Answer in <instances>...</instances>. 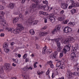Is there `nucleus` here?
<instances>
[{
	"label": "nucleus",
	"instance_id": "nucleus-1",
	"mask_svg": "<svg viewBox=\"0 0 79 79\" xmlns=\"http://www.w3.org/2000/svg\"><path fill=\"white\" fill-rule=\"evenodd\" d=\"M17 27L16 29H14V28H8L7 30L9 32H10L11 33L13 32L15 34H18L19 33L21 32L24 29V28L23 26V25L21 24H17Z\"/></svg>",
	"mask_w": 79,
	"mask_h": 79
},
{
	"label": "nucleus",
	"instance_id": "nucleus-2",
	"mask_svg": "<svg viewBox=\"0 0 79 79\" xmlns=\"http://www.w3.org/2000/svg\"><path fill=\"white\" fill-rule=\"evenodd\" d=\"M5 15V12L3 11H0V24H2V26L6 27V20L3 18L2 16H3Z\"/></svg>",
	"mask_w": 79,
	"mask_h": 79
},
{
	"label": "nucleus",
	"instance_id": "nucleus-3",
	"mask_svg": "<svg viewBox=\"0 0 79 79\" xmlns=\"http://www.w3.org/2000/svg\"><path fill=\"white\" fill-rule=\"evenodd\" d=\"M32 2H35L34 4H33L30 6V8L31 10L34 11L35 8L39 7V1L37 0H31Z\"/></svg>",
	"mask_w": 79,
	"mask_h": 79
},
{
	"label": "nucleus",
	"instance_id": "nucleus-4",
	"mask_svg": "<svg viewBox=\"0 0 79 79\" xmlns=\"http://www.w3.org/2000/svg\"><path fill=\"white\" fill-rule=\"evenodd\" d=\"M32 19H34L32 17H30L27 20V22L28 23H29L30 25H35L38 23L37 20H35L31 22Z\"/></svg>",
	"mask_w": 79,
	"mask_h": 79
},
{
	"label": "nucleus",
	"instance_id": "nucleus-5",
	"mask_svg": "<svg viewBox=\"0 0 79 79\" xmlns=\"http://www.w3.org/2000/svg\"><path fill=\"white\" fill-rule=\"evenodd\" d=\"M57 62L56 63V67H59V69H64V65L62 63V61L59 60H56Z\"/></svg>",
	"mask_w": 79,
	"mask_h": 79
},
{
	"label": "nucleus",
	"instance_id": "nucleus-6",
	"mask_svg": "<svg viewBox=\"0 0 79 79\" xmlns=\"http://www.w3.org/2000/svg\"><path fill=\"white\" fill-rule=\"evenodd\" d=\"M67 74L68 77H72L73 75L76 76H78L79 73H78L77 72L72 73L70 71L68 70L67 73Z\"/></svg>",
	"mask_w": 79,
	"mask_h": 79
},
{
	"label": "nucleus",
	"instance_id": "nucleus-7",
	"mask_svg": "<svg viewBox=\"0 0 79 79\" xmlns=\"http://www.w3.org/2000/svg\"><path fill=\"white\" fill-rule=\"evenodd\" d=\"M48 16L49 17V19H50V21L52 23H55V18H56V17L53 14H51Z\"/></svg>",
	"mask_w": 79,
	"mask_h": 79
},
{
	"label": "nucleus",
	"instance_id": "nucleus-8",
	"mask_svg": "<svg viewBox=\"0 0 79 79\" xmlns=\"http://www.w3.org/2000/svg\"><path fill=\"white\" fill-rule=\"evenodd\" d=\"M61 27V26L60 25H57L54 30H53L52 31V34H55V33L57 32V31H59L60 28Z\"/></svg>",
	"mask_w": 79,
	"mask_h": 79
},
{
	"label": "nucleus",
	"instance_id": "nucleus-9",
	"mask_svg": "<svg viewBox=\"0 0 79 79\" xmlns=\"http://www.w3.org/2000/svg\"><path fill=\"white\" fill-rule=\"evenodd\" d=\"M64 32L66 33H69L72 31V29L69 27H66L63 30Z\"/></svg>",
	"mask_w": 79,
	"mask_h": 79
},
{
	"label": "nucleus",
	"instance_id": "nucleus-10",
	"mask_svg": "<svg viewBox=\"0 0 79 79\" xmlns=\"http://www.w3.org/2000/svg\"><path fill=\"white\" fill-rule=\"evenodd\" d=\"M4 67L6 70L10 69V64L8 63H6L4 64Z\"/></svg>",
	"mask_w": 79,
	"mask_h": 79
},
{
	"label": "nucleus",
	"instance_id": "nucleus-11",
	"mask_svg": "<svg viewBox=\"0 0 79 79\" xmlns=\"http://www.w3.org/2000/svg\"><path fill=\"white\" fill-rule=\"evenodd\" d=\"M68 6V5L67 4L62 3L61 4V8L64 10H66V9H67Z\"/></svg>",
	"mask_w": 79,
	"mask_h": 79
},
{
	"label": "nucleus",
	"instance_id": "nucleus-12",
	"mask_svg": "<svg viewBox=\"0 0 79 79\" xmlns=\"http://www.w3.org/2000/svg\"><path fill=\"white\" fill-rule=\"evenodd\" d=\"M57 54H58V53L57 52L55 51V53H52V54L50 55V57H52L54 58H56V55H57Z\"/></svg>",
	"mask_w": 79,
	"mask_h": 79
},
{
	"label": "nucleus",
	"instance_id": "nucleus-13",
	"mask_svg": "<svg viewBox=\"0 0 79 79\" xmlns=\"http://www.w3.org/2000/svg\"><path fill=\"white\" fill-rule=\"evenodd\" d=\"M71 47V44H69L68 45H66L64 46V48L67 50V52H69L70 50Z\"/></svg>",
	"mask_w": 79,
	"mask_h": 79
},
{
	"label": "nucleus",
	"instance_id": "nucleus-14",
	"mask_svg": "<svg viewBox=\"0 0 79 79\" xmlns=\"http://www.w3.org/2000/svg\"><path fill=\"white\" fill-rule=\"evenodd\" d=\"M65 19V15H63L61 16V17H58V21H63V20H64Z\"/></svg>",
	"mask_w": 79,
	"mask_h": 79
},
{
	"label": "nucleus",
	"instance_id": "nucleus-15",
	"mask_svg": "<svg viewBox=\"0 0 79 79\" xmlns=\"http://www.w3.org/2000/svg\"><path fill=\"white\" fill-rule=\"evenodd\" d=\"M15 3H10L9 5V8L10 9H13L15 7Z\"/></svg>",
	"mask_w": 79,
	"mask_h": 79
},
{
	"label": "nucleus",
	"instance_id": "nucleus-16",
	"mask_svg": "<svg viewBox=\"0 0 79 79\" xmlns=\"http://www.w3.org/2000/svg\"><path fill=\"white\" fill-rule=\"evenodd\" d=\"M69 42H70L71 43H73L74 42V38L73 37H70L68 39Z\"/></svg>",
	"mask_w": 79,
	"mask_h": 79
},
{
	"label": "nucleus",
	"instance_id": "nucleus-17",
	"mask_svg": "<svg viewBox=\"0 0 79 79\" xmlns=\"http://www.w3.org/2000/svg\"><path fill=\"white\" fill-rule=\"evenodd\" d=\"M40 14H41V15H45L46 16H48V13L45 12H43L42 11H40L39 12Z\"/></svg>",
	"mask_w": 79,
	"mask_h": 79
},
{
	"label": "nucleus",
	"instance_id": "nucleus-18",
	"mask_svg": "<svg viewBox=\"0 0 79 79\" xmlns=\"http://www.w3.org/2000/svg\"><path fill=\"white\" fill-rule=\"evenodd\" d=\"M18 17H16L15 18L13 21V23H17L18 21Z\"/></svg>",
	"mask_w": 79,
	"mask_h": 79
},
{
	"label": "nucleus",
	"instance_id": "nucleus-19",
	"mask_svg": "<svg viewBox=\"0 0 79 79\" xmlns=\"http://www.w3.org/2000/svg\"><path fill=\"white\" fill-rule=\"evenodd\" d=\"M44 71H40V70H39L37 71V75L40 76V75H42L43 73H44Z\"/></svg>",
	"mask_w": 79,
	"mask_h": 79
},
{
	"label": "nucleus",
	"instance_id": "nucleus-20",
	"mask_svg": "<svg viewBox=\"0 0 79 79\" xmlns=\"http://www.w3.org/2000/svg\"><path fill=\"white\" fill-rule=\"evenodd\" d=\"M47 49V46H45L43 48V51L42 52V53L44 55V54H45V52L46 51V49Z\"/></svg>",
	"mask_w": 79,
	"mask_h": 79
},
{
	"label": "nucleus",
	"instance_id": "nucleus-21",
	"mask_svg": "<svg viewBox=\"0 0 79 79\" xmlns=\"http://www.w3.org/2000/svg\"><path fill=\"white\" fill-rule=\"evenodd\" d=\"M29 32L31 35H34L35 34V31L33 29L30 30Z\"/></svg>",
	"mask_w": 79,
	"mask_h": 79
},
{
	"label": "nucleus",
	"instance_id": "nucleus-22",
	"mask_svg": "<svg viewBox=\"0 0 79 79\" xmlns=\"http://www.w3.org/2000/svg\"><path fill=\"white\" fill-rule=\"evenodd\" d=\"M60 40H62V38H57L54 40V41L57 43V42H59L58 41H60Z\"/></svg>",
	"mask_w": 79,
	"mask_h": 79
},
{
	"label": "nucleus",
	"instance_id": "nucleus-23",
	"mask_svg": "<svg viewBox=\"0 0 79 79\" xmlns=\"http://www.w3.org/2000/svg\"><path fill=\"white\" fill-rule=\"evenodd\" d=\"M73 6H75V7H77V6H78L79 7V3L77 2L76 4L75 3L73 2Z\"/></svg>",
	"mask_w": 79,
	"mask_h": 79
},
{
	"label": "nucleus",
	"instance_id": "nucleus-24",
	"mask_svg": "<svg viewBox=\"0 0 79 79\" xmlns=\"http://www.w3.org/2000/svg\"><path fill=\"white\" fill-rule=\"evenodd\" d=\"M71 56L73 58H76V54L74 52H73L71 53Z\"/></svg>",
	"mask_w": 79,
	"mask_h": 79
},
{
	"label": "nucleus",
	"instance_id": "nucleus-25",
	"mask_svg": "<svg viewBox=\"0 0 79 79\" xmlns=\"http://www.w3.org/2000/svg\"><path fill=\"white\" fill-rule=\"evenodd\" d=\"M47 34V33L45 31H44L43 32H41L40 33V34L41 35H43V36H44L46 35Z\"/></svg>",
	"mask_w": 79,
	"mask_h": 79
},
{
	"label": "nucleus",
	"instance_id": "nucleus-26",
	"mask_svg": "<svg viewBox=\"0 0 79 79\" xmlns=\"http://www.w3.org/2000/svg\"><path fill=\"white\" fill-rule=\"evenodd\" d=\"M3 72V68L0 69V77H1V78H2V74L1 73H2Z\"/></svg>",
	"mask_w": 79,
	"mask_h": 79
},
{
	"label": "nucleus",
	"instance_id": "nucleus-27",
	"mask_svg": "<svg viewBox=\"0 0 79 79\" xmlns=\"http://www.w3.org/2000/svg\"><path fill=\"white\" fill-rule=\"evenodd\" d=\"M70 12H71L72 15H74L76 12V9H74L71 10Z\"/></svg>",
	"mask_w": 79,
	"mask_h": 79
},
{
	"label": "nucleus",
	"instance_id": "nucleus-28",
	"mask_svg": "<svg viewBox=\"0 0 79 79\" xmlns=\"http://www.w3.org/2000/svg\"><path fill=\"white\" fill-rule=\"evenodd\" d=\"M74 3V1H72V5L71 6H69V9H71V8H72L73 7H75V6H73V3Z\"/></svg>",
	"mask_w": 79,
	"mask_h": 79
},
{
	"label": "nucleus",
	"instance_id": "nucleus-29",
	"mask_svg": "<svg viewBox=\"0 0 79 79\" xmlns=\"http://www.w3.org/2000/svg\"><path fill=\"white\" fill-rule=\"evenodd\" d=\"M69 20L68 19L64 20L63 21V23L64 24H68V22H69Z\"/></svg>",
	"mask_w": 79,
	"mask_h": 79
},
{
	"label": "nucleus",
	"instance_id": "nucleus-30",
	"mask_svg": "<svg viewBox=\"0 0 79 79\" xmlns=\"http://www.w3.org/2000/svg\"><path fill=\"white\" fill-rule=\"evenodd\" d=\"M12 61L14 63H17L18 62V60L16 59H15L13 58L12 59Z\"/></svg>",
	"mask_w": 79,
	"mask_h": 79
},
{
	"label": "nucleus",
	"instance_id": "nucleus-31",
	"mask_svg": "<svg viewBox=\"0 0 79 79\" xmlns=\"http://www.w3.org/2000/svg\"><path fill=\"white\" fill-rule=\"evenodd\" d=\"M69 40L68 39H66L64 41V44H69Z\"/></svg>",
	"mask_w": 79,
	"mask_h": 79
},
{
	"label": "nucleus",
	"instance_id": "nucleus-32",
	"mask_svg": "<svg viewBox=\"0 0 79 79\" xmlns=\"http://www.w3.org/2000/svg\"><path fill=\"white\" fill-rule=\"evenodd\" d=\"M62 50V48L61 47H58L57 49V51L58 52H61V50Z\"/></svg>",
	"mask_w": 79,
	"mask_h": 79
},
{
	"label": "nucleus",
	"instance_id": "nucleus-33",
	"mask_svg": "<svg viewBox=\"0 0 79 79\" xmlns=\"http://www.w3.org/2000/svg\"><path fill=\"white\" fill-rule=\"evenodd\" d=\"M23 70L24 71H28L27 67V66L24 67L23 69Z\"/></svg>",
	"mask_w": 79,
	"mask_h": 79
},
{
	"label": "nucleus",
	"instance_id": "nucleus-34",
	"mask_svg": "<svg viewBox=\"0 0 79 79\" xmlns=\"http://www.w3.org/2000/svg\"><path fill=\"white\" fill-rule=\"evenodd\" d=\"M44 10L45 11H47V10H49V8H48V6H45L44 7Z\"/></svg>",
	"mask_w": 79,
	"mask_h": 79
},
{
	"label": "nucleus",
	"instance_id": "nucleus-35",
	"mask_svg": "<svg viewBox=\"0 0 79 79\" xmlns=\"http://www.w3.org/2000/svg\"><path fill=\"white\" fill-rule=\"evenodd\" d=\"M68 52L64 48L62 50V52H63V53H66V52Z\"/></svg>",
	"mask_w": 79,
	"mask_h": 79
},
{
	"label": "nucleus",
	"instance_id": "nucleus-36",
	"mask_svg": "<svg viewBox=\"0 0 79 79\" xmlns=\"http://www.w3.org/2000/svg\"><path fill=\"white\" fill-rule=\"evenodd\" d=\"M19 18H23V15L22 14V13H20V14H19Z\"/></svg>",
	"mask_w": 79,
	"mask_h": 79
},
{
	"label": "nucleus",
	"instance_id": "nucleus-37",
	"mask_svg": "<svg viewBox=\"0 0 79 79\" xmlns=\"http://www.w3.org/2000/svg\"><path fill=\"white\" fill-rule=\"evenodd\" d=\"M8 47V45L7 44V43H4L3 45V47L4 48L5 47Z\"/></svg>",
	"mask_w": 79,
	"mask_h": 79
},
{
	"label": "nucleus",
	"instance_id": "nucleus-38",
	"mask_svg": "<svg viewBox=\"0 0 79 79\" xmlns=\"http://www.w3.org/2000/svg\"><path fill=\"white\" fill-rule=\"evenodd\" d=\"M4 51L5 52H6V53H8V52H9V51H10V50H9V49L8 48H6L4 49Z\"/></svg>",
	"mask_w": 79,
	"mask_h": 79
},
{
	"label": "nucleus",
	"instance_id": "nucleus-39",
	"mask_svg": "<svg viewBox=\"0 0 79 79\" xmlns=\"http://www.w3.org/2000/svg\"><path fill=\"white\" fill-rule=\"evenodd\" d=\"M52 52V49H48L47 50V53H51Z\"/></svg>",
	"mask_w": 79,
	"mask_h": 79
},
{
	"label": "nucleus",
	"instance_id": "nucleus-40",
	"mask_svg": "<svg viewBox=\"0 0 79 79\" xmlns=\"http://www.w3.org/2000/svg\"><path fill=\"white\" fill-rule=\"evenodd\" d=\"M72 52L73 53H75V52H76V49H75V48H73L72 50Z\"/></svg>",
	"mask_w": 79,
	"mask_h": 79
},
{
	"label": "nucleus",
	"instance_id": "nucleus-41",
	"mask_svg": "<svg viewBox=\"0 0 79 79\" xmlns=\"http://www.w3.org/2000/svg\"><path fill=\"white\" fill-rule=\"evenodd\" d=\"M43 3H44V4L47 5L48 4V1H43Z\"/></svg>",
	"mask_w": 79,
	"mask_h": 79
},
{
	"label": "nucleus",
	"instance_id": "nucleus-42",
	"mask_svg": "<svg viewBox=\"0 0 79 79\" xmlns=\"http://www.w3.org/2000/svg\"><path fill=\"white\" fill-rule=\"evenodd\" d=\"M24 79H29V77H27V75H25L24 77Z\"/></svg>",
	"mask_w": 79,
	"mask_h": 79
},
{
	"label": "nucleus",
	"instance_id": "nucleus-43",
	"mask_svg": "<svg viewBox=\"0 0 79 79\" xmlns=\"http://www.w3.org/2000/svg\"><path fill=\"white\" fill-rule=\"evenodd\" d=\"M14 15H19V12H17L16 11L14 12Z\"/></svg>",
	"mask_w": 79,
	"mask_h": 79
},
{
	"label": "nucleus",
	"instance_id": "nucleus-44",
	"mask_svg": "<svg viewBox=\"0 0 79 79\" xmlns=\"http://www.w3.org/2000/svg\"><path fill=\"white\" fill-rule=\"evenodd\" d=\"M4 9V7L2 5H0V10H3Z\"/></svg>",
	"mask_w": 79,
	"mask_h": 79
},
{
	"label": "nucleus",
	"instance_id": "nucleus-45",
	"mask_svg": "<svg viewBox=\"0 0 79 79\" xmlns=\"http://www.w3.org/2000/svg\"><path fill=\"white\" fill-rule=\"evenodd\" d=\"M27 69H28V70H29V69L32 70V67H31V66H30L29 67H27Z\"/></svg>",
	"mask_w": 79,
	"mask_h": 79
},
{
	"label": "nucleus",
	"instance_id": "nucleus-46",
	"mask_svg": "<svg viewBox=\"0 0 79 79\" xmlns=\"http://www.w3.org/2000/svg\"><path fill=\"white\" fill-rule=\"evenodd\" d=\"M27 54L26 53L23 56V59H25V58H26L27 57Z\"/></svg>",
	"mask_w": 79,
	"mask_h": 79
},
{
	"label": "nucleus",
	"instance_id": "nucleus-47",
	"mask_svg": "<svg viewBox=\"0 0 79 79\" xmlns=\"http://www.w3.org/2000/svg\"><path fill=\"white\" fill-rule=\"evenodd\" d=\"M54 77H55V73H52V79H53Z\"/></svg>",
	"mask_w": 79,
	"mask_h": 79
},
{
	"label": "nucleus",
	"instance_id": "nucleus-48",
	"mask_svg": "<svg viewBox=\"0 0 79 79\" xmlns=\"http://www.w3.org/2000/svg\"><path fill=\"white\" fill-rule=\"evenodd\" d=\"M63 56V52H61L60 53V58H61Z\"/></svg>",
	"mask_w": 79,
	"mask_h": 79
},
{
	"label": "nucleus",
	"instance_id": "nucleus-49",
	"mask_svg": "<svg viewBox=\"0 0 79 79\" xmlns=\"http://www.w3.org/2000/svg\"><path fill=\"white\" fill-rule=\"evenodd\" d=\"M52 61H49L48 62V64H49V65H51V64H52Z\"/></svg>",
	"mask_w": 79,
	"mask_h": 79
},
{
	"label": "nucleus",
	"instance_id": "nucleus-50",
	"mask_svg": "<svg viewBox=\"0 0 79 79\" xmlns=\"http://www.w3.org/2000/svg\"><path fill=\"white\" fill-rule=\"evenodd\" d=\"M2 56L1 55H0V62H2L3 61V59H2Z\"/></svg>",
	"mask_w": 79,
	"mask_h": 79
},
{
	"label": "nucleus",
	"instance_id": "nucleus-51",
	"mask_svg": "<svg viewBox=\"0 0 79 79\" xmlns=\"http://www.w3.org/2000/svg\"><path fill=\"white\" fill-rule=\"evenodd\" d=\"M57 45L58 47H60V42H57Z\"/></svg>",
	"mask_w": 79,
	"mask_h": 79
},
{
	"label": "nucleus",
	"instance_id": "nucleus-52",
	"mask_svg": "<svg viewBox=\"0 0 79 79\" xmlns=\"http://www.w3.org/2000/svg\"><path fill=\"white\" fill-rule=\"evenodd\" d=\"M2 4L3 5H6V2H5V1H2Z\"/></svg>",
	"mask_w": 79,
	"mask_h": 79
},
{
	"label": "nucleus",
	"instance_id": "nucleus-53",
	"mask_svg": "<svg viewBox=\"0 0 79 79\" xmlns=\"http://www.w3.org/2000/svg\"><path fill=\"white\" fill-rule=\"evenodd\" d=\"M64 10H62L60 12V15H62V14H63V13H64Z\"/></svg>",
	"mask_w": 79,
	"mask_h": 79
},
{
	"label": "nucleus",
	"instance_id": "nucleus-54",
	"mask_svg": "<svg viewBox=\"0 0 79 79\" xmlns=\"http://www.w3.org/2000/svg\"><path fill=\"white\" fill-rule=\"evenodd\" d=\"M49 73H50V71L49 70V69H48L46 74V75H48Z\"/></svg>",
	"mask_w": 79,
	"mask_h": 79
},
{
	"label": "nucleus",
	"instance_id": "nucleus-55",
	"mask_svg": "<svg viewBox=\"0 0 79 79\" xmlns=\"http://www.w3.org/2000/svg\"><path fill=\"white\" fill-rule=\"evenodd\" d=\"M10 45H11V46H12L13 45H15V43H14V42H13L10 43Z\"/></svg>",
	"mask_w": 79,
	"mask_h": 79
},
{
	"label": "nucleus",
	"instance_id": "nucleus-56",
	"mask_svg": "<svg viewBox=\"0 0 79 79\" xmlns=\"http://www.w3.org/2000/svg\"><path fill=\"white\" fill-rule=\"evenodd\" d=\"M50 68H54V65H53V64L50 65Z\"/></svg>",
	"mask_w": 79,
	"mask_h": 79
},
{
	"label": "nucleus",
	"instance_id": "nucleus-57",
	"mask_svg": "<svg viewBox=\"0 0 79 79\" xmlns=\"http://www.w3.org/2000/svg\"><path fill=\"white\" fill-rule=\"evenodd\" d=\"M5 36V34L4 33H1L0 35L1 37H4Z\"/></svg>",
	"mask_w": 79,
	"mask_h": 79
},
{
	"label": "nucleus",
	"instance_id": "nucleus-58",
	"mask_svg": "<svg viewBox=\"0 0 79 79\" xmlns=\"http://www.w3.org/2000/svg\"><path fill=\"white\" fill-rule=\"evenodd\" d=\"M47 28V26H45L42 28V29H46Z\"/></svg>",
	"mask_w": 79,
	"mask_h": 79
},
{
	"label": "nucleus",
	"instance_id": "nucleus-59",
	"mask_svg": "<svg viewBox=\"0 0 79 79\" xmlns=\"http://www.w3.org/2000/svg\"><path fill=\"white\" fill-rule=\"evenodd\" d=\"M17 56L19 58H21V54H19L17 55Z\"/></svg>",
	"mask_w": 79,
	"mask_h": 79
},
{
	"label": "nucleus",
	"instance_id": "nucleus-60",
	"mask_svg": "<svg viewBox=\"0 0 79 79\" xmlns=\"http://www.w3.org/2000/svg\"><path fill=\"white\" fill-rule=\"evenodd\" d=\"M47 40H48V41H50V38H49V36H48L47 37Z\"/></svg>",
	"mask_w": 79,
	"mask_h": 79
},
{
	"label": "nucleus",
	"instance_id": "nucleus-61",
	"mask_svg": "<svg viewBox=\"0 0 79 79\" xmlns=\"http://www.w3.org/2000/svg\"><path fill=\"white\" fill-rule=\"evenodd\" d=\"M44 21L45 23H47V19H44Z\"/></svg>",
	"mask_w": 79,
	"mask_h": 79
},
{
	"label": "nucleus",
	"instance_id": "nucleus-62",
	"mask_svg": "<svg viewBox=\"0 0 79 79\" xmlns=\"http://www.w3.org/2000/svg\"><path fill=\"white\" fill-rule=\"evenodd\" d=\"M25 61L26 62H28V61H29L28 58H26V59H25Z\"/></svg>",
	"mask_w": 79,
	"mask_h": 79
},
{
	"label": "nucleus",
	"instance_id": "nucleus-63",
	"mask_svg": "<svg viewBox=\"0 0 79 79\" xmlns=\"http://www.w3.org/2000/svg\"><path fill=\"white\" fill-rule=\"evenodd\" d=\"M71 25L72 26H75V25H76V24H75V23H74V22H72V23Z\"/></svg>",
	"mask_w": 79,
	"mask_h": 79
},
{
	"label": "nucleus",
	"instance_id": "nucleus-64",
	"mask_svg": "<svg viewBox=\"0 0 79 79\" xmlns=\"http://www.w3.org/2000/svg\"><path fill=\"white\" fill-rule=\"evenodd\" d=\"M12 65L13 66H14V67H15V66H16V65L15 64V63H12Z\"/></svg>",
	"mask_w": 79,
	"mask_h": 79
}]
</instances>
